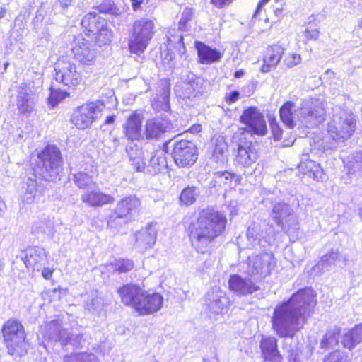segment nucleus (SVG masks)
Returning a JSON list of instances; mask_svg holds the SVG:
<instances>
[{"mask_svg":"<svg viewBox=\"0 0 362 362\" xmlns=\"http://www.w3.org/2000/svg\"><path fill=\"white\" fill-rule=\"evenodd\" d=\"M316 305L313 291H298L286 301L278 304L273 312L272 325L279 337L293 338L307 323Z\"/></svg>","mask_w":362,"mask_h":362,"instance_id":"1","label":"nucleus"},{"mask_svg":"<svg viewBox=\"0 0 362 362\" xmlns=\"http://www.w3.org/2000/svg\"><path fill=\"white\" fill-rule=\"evenodd\" d=\"M1 332L8 355L13 358H20L28 354L29 345L24 327L19 320L11 317L6 320Z\"/></svg>","mask_w":362,"mask_h":362,"instance_id":"3","label":"nucleus"},{"mask_svg":"<svg viewBox=\"0 0 362 362\" xmlns=\"http://www.w3.org/2000/svg\"><path fill=\"white\" fill-rule=\"evenodd\" d=\"M74 59L83 65H93L95 61L97 51L93 45L84 38H78L72 48Z\"/></svg>","mask_w":362,"mask_h":362,"instance_id":"18","label":"nucleus"},{"mask_svg":"<svg viewBox=\"0 0 362 362\" xmlns=\"http://www.w3.org/2000/svg\"><path fill=\"white\" fill-rule=\"evenodd\" d=\"M298 168L304 174L316 180L320 178L322 175V169L320 165L312 160H303V158H302Z\"/></svg>","mask_w":362,"mask_h":362,"instance_id":"43","label":"nucleus"},{"mask_svg":"<svg viewBox=\"0 0 362 362\" xmlns=\"http://www.w3.org/2000/svg\"><path fill=\"white\" fill-rule=\"evenodd\" d=\"M229 288L239 296H246L259 289V287L250 278L240 275H231L228 280Z\"/></svg>","mask_w":362,"mask_h":362,"instance_id":"22","label":"nucleus"},{"mask_svg":"<svg viewBox=\"0 0 362 362\" xmlns=\"http://www.w3.org/2000/svg\"><path fill=\"white\" fill-rule=\"evenodd\" d=\"M284 349L287 351V358L289 362H298L300 350L296 345L288 346L285 343Z\"/></svg>","mask_w":362,"mask_h":362,"instance_id":"58","label":"nucleus"},{"mask_svg":"<svg viewBox=\"0 0 362 362\" xmlns=\"http://www.w3.org/2000/svg\"><path fill=\"white\" fill-rule=\"evenodd\" d=\"M339 257V253L338 250H334L333 249L331 250L327 254L323 255L321 257L320 261L313 267V271L319 272H323L325 270L328 271L331 266L335 264Z\"/></svg>","mask_w":362,"mask_h":362,"instance_id":"42","label":"nucleus"},{"mask_svg":"<svg viewBox=\"0 0 362 362\" xmlns=\"http://www.w3.org/2000/svg\"><path fill=\"white\" fill-rule=\"evenodd\" d=\"M197 148L193 142L187 140L175 142L172 156L178 167L192 166L197 161Z\"/></svg>","mask_w":362,"mask_h":362,"instance_id":"12","label":"nucleus"},{"mask_svg":"<svg viewBox=\"0 0 362 362\" xmlns=\"http://www.w3.org/2000/svg\"><path fill=\"white\" fill-rule=\"evenodd\" d=\"M119 145V139L117 138H113L111 141L104 144L102 151L107 156H110L117 151Z\"/></svg>","mask_w":362,"mask_h":362,"instance_id":"59","label":"nucleus"},{"mask_svg":"<svg viewBox=\"0 0 362 362\" xmlns=\"http://www.w3.org/2000/svg\"><path fill=\"white\" fill-rule=\"evenodd\" d=\"M240 120L247 125L253 134L265 135L267 132L264 116L255 107H250L245 109L240 117Z\"/></svg>","mask_w":362,"mask_h":362,"instance_id":"16","label":"nucleus"},{"mask_svg":"<svg viewBox=\"0 0 362 362\" xmlns=\"http://www.w3.org/2000/svg\"><path fill=\"white\" fill-rule=\"evenodd\" d=\"M155 33V24L151 19L141 18L133 23L132 35L129 40L132 53L140 54L148 47Z\"/></svg>","mask_w":362,"mask_h":362,"instance_id":"6","label":"nucleus"},{"mask_svg":"<svg viewBox=\"0 0 362 362\" xmlns=\"http://www.w3.org/2000/svg\"><path fill=\"white\" fill-rule=\"evenodd\" d=\"M100 13H108L117 16L121 13L120 9L115 5L112 0H103L98 6Z\"/></svg>","mask_w":362,"mask_h":362,"instance_id":"50","label":"nucleus"},{"mask_svg":"<svg viewBox=\"0 0 362 362\" xmlns=\"http://www.w3.org/2000/svg\"><path fill=\"white\" fill-rule=\"evenodd\" d=\"M105 109V105L100 100L91 102L79 107L73 114L71 122L78 129L88 127Z\"/></svg>","mask_w":362,"mask_h":362,"instance_id":"10","label":"nucleus"},{"mask_svg":"<svg viewBox=\"0 0 362 362\" xmlns=\"http://www.w3.org/2000/svg\"><path fill=\"white\" fill-rule=\"evenodd\" d=\"M332 119L329 122L327 132L333 139L344 141L355 131L356 119L354 115L341 107L332 109Z\"/></svg>","mask_w":362,"mask_h":362,"instance_id":"5","label":"nucleus"},{"mask_svg":"<svg viewBox=\"0 0 362 362\" xmlns=\"http://www.w3.org/2000/svg\"><path fill=\"white\" fill-rule=\"evenodd\" d=\"M362 341V325L356 326L342 337L341 343L344 348L353 349L357 344Z\"/></svg>","mask_w":362,"mask_h":362,"instance_id":"39","label":"nucleus"},{"mask_svg":"<svg viewBox=\"0 0 362 362\" xmlns=\"http://www.w3.org/2000/svg\"><path fill=\"white\" fill-rule=\"evenodd\" d=\"M144 289L139 286L127 284L117 289L122 303L136 310Z\"/></svg>","mask_w":362,"mask_h":362,"instance_id":"23","label":"nucleus"},{"mask_svg":"<svg viewBox=\"0 0 362 362\" xmlns=\"http://www.w3.org/2000/svg\"><path fill=\"white\" fill-rule=\"evenodd\" d=\"M247 238L250 241L252 245H255L257 241V233L255 228L248 227L246 233Z\"/></svg>","mask_w":362,"mask_h":362,"instance_id":"63","label":"nucleus"},{"mask_svg":"<svg viewBox=\"0 0 362 362\" xmlns=\"http://www.w3.org/2000/svg\"><path fill=\"white\" fill-rule=\"evenodd\" d=\"M260 349L265 360L272 362H281L282 357L278 350L277 339L272 336H262Z\"/></svg>","mask_w":362,"mask_h":362,"instance_id":"24","label":"nucleus"},{"mask_svg":"<svg viewBox=\"0 0 362 362\" xmlns=\"http://www.w3.org/2000/svg\"><path fill=\"white\" fill-rule=\"evenodd\" d=\"M156 229L152 224H148L135 235V246L140 251H144L153 247L156 243Z\"/></svg>","mask_w":362,"mask_h":362,"instance_id":"25","label":"nucleus"},{"mask_svg":"<svg viewBox=\"0 0 362 362\" xmlns=\"http://www.w3.org/2000/svg\"><path fill=\"white\" fill-rule=\"evenodd\" d=\"M205 303L211 313L220 314L227 310L230 300L223 291L214 286L206 294Z\"/></svg>","mask_w":362,"mask_h":362,"instance_id":"19","label":"nucleus"},{"mask_svg":"<svg viewBox=\"0 0 362 362\" xmlns=\"http://www.w3.org/2000/svg\"><path fill=\"white\" fill-rule=\"evenodd\" d=\"M175 92L188 105L192 106L203 95L202 80L189 72L184 80L175 86Z\"/></svg>","mask_w":362,"mask_h":362,"instance_id":"9","label":"nucleus"},{"mask_svg":"<svg viewBox=\"0 0 362 362\" xmlns=\"http://www.w3.org/2000/svg\"><path fill=\"white\" fill-rule=\"evenodd\" d=\"M143 115L137 112H133L129 115L123 126L124 134L128 140V143H134L139 141L141 136V124Z\"/></svg>","mask_w":362,"mask_h":362,"instance_id":"21","label":"nucleus"},{"mask_svg":"<svg viewBox=\"0 0 362 362\" xmlns=\"http://www.w3.org/2000/svg\"><path fill=\"white\" fill-rule=\"evenodd\" d=\"M67 329H64L62 322L59 320H53L47 323L43 329L44 337L49 341L65 343L67 338Z\"/></svg>","mask_w":362,"mask_h":362,"instance_id":"27","label":"nucleus"},{"mask_svg":"<svg viewBox=\"0 0 362 362\" xmlns=\"http://www.w3.org/2000/svg\"><path fill=\"white\" fill-rule=\"evenodd\" d=\"M284 53V49L279 45H273L267 48L261 71L263 73H267L272 69H274L279 63Z\"/></svg>","mask_w":362,"mask_h":362,"instance_id":"30","label":"nucleus"},{"mask_svg":"<svg viewBox=\"0 0 362 362\" xmlns=\"http://www.w3.org/2000/svg\"><path fill=\"white\" fill-rule=\"evenodd\" d=\"M274 258L271 253L264 252L249 257L247 274L254 280H261L269 274L274 268Z\"/></svg>","mask_w":362,"mask_h":362,"instance_id":"14","label":"nucleus"},{"mask_svg":"<svg viewBox=\"0 0 362 362\" xmlns=\"http://www.w3.org/2000/svg\"><path fill=\"white\" fill-rule=\"evenodd\" d=\"M226 223V216L221 212L210 208L202 210L187 228L192 246L199 253L210 252L217 238L223 233Z\"/></svg>","mask_w":362,"mask_h":362,"instance_id":"2","label":"nucleus"},{"mask_svg":"<svg viewBox=\"0 0 362 362\" xmlns=\"http://www.w3.org/2000/svg\"><path fill=\"white\" fill-rule=\"evenodd\" d=\"M54 79L57 82L69 88L76 87L82 81V76L76 65L70 61H59L54 66Z\"/></svg>","mask_w":362,"mask_h":362,"instance_id":"13","label":"nucleus"},{"mask_svg":"<svg viewBox=\"0 0 362 362\" xmlns=\"http://www.w3.org/2000/svg\"><path fill=\"white\" fill-rule=\"evenodd\" d=\"M193 16L192 9L185 7L182 13L180 20L179 21V29L181 30H187V24L192 21Z\"/></svg>","mask_w":362,"mask_h":362,"instance_id":"56","label":"nucleus"},{"mask_svg":"<svg viewBox=\"0 0 362 362\" xmlns=\"http://www.w3.org/2000/svg\"><path fill=\"white\" fill-rule=\"evenodd\" d=\"M82 338V334H70V333L67 332V338H65L66 341L62 343L61 345L64 349H66V351H68L66 348L68 345H71L74 349H77L81 346Z\"/></svg>","mask_w":362,"mask_h":362,"instance_id":"53","label":"nucleus"},{"mask_svg":"<svg viewBox=\"0 0 362 362\" xmlns=\"http://www.w3.org/2000/svg\"><path fill=\"white\" fill-rule=\"evenodd\" d=\"M200 194L199 189L195 186H187L182 189L180 195L182 204L190 206L193 204Z\"/></svg>","mask_w":362,"mask_h":362,"instance_id":"45","label":"nucleus"},{"mask_svg":"<svg viewBox=\"0 0 362 362\" xmlns=\"http://www.w3.org/2000/svg\"><path fill=\"white\" fill-rule=\"evenodd\" d=\"M168 163L165 153L163 151H158L153 153L144 173L155 175L167 169Z\"/></svg>","mask_w":362,"mask_h":362,"instance_id":"31","label":"nucleus"},{"mask_svg":"<svg viewBox=\"0 0 362 362\" xmlns=\"http://www.w3.org/2000/svg\"><path fill=\"white\" fill-rule=\"evenodd\" d=\"M107 21L95 12L86 14L81 21L82 27L88 33L94 35L100 28L105 25Z\"/></svg>","mask_w":362,"mask_h":362,"instance_id":"33","label":"nucleus"},{"mask_svg":"<svg viewBox=\"0 0 362 362\" xmlns=\"http://www.w3.org/2000/svg\"><path fill=\"white\" fill-rule=\"evenodd\" d=\"M324 362H349L348 355L344 351L335 350L325 357Z\"/></svg>","mask_w":362,"mask_h":362,"instance_id":"52","label":"nucleus"},{"mask_svg":"<svg viewBox=\"0 0 362 362\" xmlns=\"http://www.w3.org/2000/svg\"><path fill=\"white\" fill-rule=\"evenodd\" d=\"M269 218L286 233H292L298 228L297 216L291 206L286 202H272Z\"/></svg>","mask_w":362,"mask_h":362,"instance_id":"7","label":"nucleus"},{"mask_svg":"<svg viewBox=\"0 0 362 362\" xmlns=\"http://www.w3.org/2000/svg\"><path fill=\"white\" fill-rule=\"evenodd\" d=\"M235 177V175L228 171H218L214 173V178L219 184L228 185Z\"/></svg>","mask_w":362,"mask_h":362,"instance_id":"55","label":"nucleus"},{"mask_svg":"<svg viewBox=\"0 0 362 362\" xmlns=\"http://www.w3.org/2000/svg\"><path fill=\"white\" fill-rule=\"evenodd\" d=\"M301 62V57L299 54H292L290 59H287V66L289 67L294 66Z\"/></svg>","mask_w":362,"mask_h":362,"instance_id":"64","label":"nucleus"},{"mask_svg":"<svg viewBox=\"0 0 362 362\" xmlns=\"http://www.w3.org/2000/svg\"><path fill=\"white\" fill-rule=\"evenodd\" d=\"M15 103L21 115L28 117L35 110L37 99L26 83H22L17 86Z\"/></svg>","mask_w":362,"mask_h":362,"instance_id":"15","label":"nucleus"},{"mask_svg":"<svg viewBox=\"0 0 362 362\" xmlns=\"http://www.w3.org/2000/svg\"><path fill=\"white\" fill-rule=\"evenodd\" d=\"M23 191L21 194V199L25 204H31L34 202L37 193V182L35 180L28 178L25 185L23 187Z\"/></svg>","mask_w":362,"mask_h":362,"instance_id":"44","label":"nucleus"},{"mask_svg":"<svg viewBox=\"0 0 362 362\" xmlns=\"http://www.w3.org/2000/svg\"><path fill=\"white\" fill-rule=\"evenodd\" d=\"M134 267L132 260L129 259H119L116 260L115 264V269L120 273H126L131 271Z\"/></svg>","mask_w":362,"mask_h":362,"instance_id":"54","label":"nucleus"},{"mask_svg":"<svg viewBox=\"0 0 362 362\" xmlns=\"http://www.w3.org/2000/svg\"><path fill=\"white\" fill-rule=\"evenodd\" d=\"M55 233L54 221L49 218L35 221L32 227V233L42 240L51 239Z\"/></svg>","mask_w":362,"mask_h":362,"instance_id":"32","label":"nucleus"},{"mask_svg":"<svg viewBox=\"0 0 362 362\" xmlns=\"http://www.w3.org/2000/svg\"><path fill=\"white\" fill-rule=\"evenodd\" d=\"M305 33L309 40H317L319 37V30L313 25H310L305 29Z\"/></svg>","mask_w":362,"mask_h":362,"instance_id":"61","label":"nucleus"},{"mask_svg":"<svg viewBox=\"0 0 362 362\" xmlns=\"http://www.w3.org/2000/svg\"><path fill=\"white\" fill-rule=\"evenodd\" d=\"M172 127L173 124L166 116L150 118L146 121L144 135L147 140H157L164 133L169 132Z\"/></svg>","mask_w":362,"mask_h":362,"instance_id":"17","label":"nucleus"},{"mask_svg":"<svg viewBox=\"0 0 362 362\" xmlns=\"http://www.w3.org/2000/svg\"><path fill=\"white\" fill-rule=\"evenodd\" d=\"M346 167L350 178L357 180L362 177V151L355 152L349 156Z\"/></svg>","mask_w":362,"mask_h":362,"instance_id":"34","label":"nucleus"},{"mask_svg":"<svg viewBox=\"0 0 362 362\" xmlns=\"http://www.w3.org/2000/svg\"><path fill=\"white\" fill-rule=\"evenodd\" d=\"M81 200L83 203L91 207H100L105 204L113 203V197L105 194L96 189H88L81 195Z\"/></svg>","mask_w":362,"mask_h":362,"instance_id":"26","label":"nucleus"},{"mask_svg":"<svg viewBox=\"0 0 362 362\" xmlns=\"http://www.w3.org/2000/svg\"><path fill=\"white\" fill-rule=\"evenodd\" d=\"M298 109L296 108L292 101L286 102L280 108L279 114L281 121L288 128H293L296 126L295 117H297Z\"/></svg>","mask_w":362,"mask_h":362,"instance_id":"35","label":"nucleus"},{"mask_svg":"<svg viewBox=\"0 0 362 362\" xmlns=\"http://www.w3.org/2000/svg\"><path fill=\"white\" fill-rule=\"evenodd\" d=\"M74 182L81 189H92L95 185L93 177L86 173L79 172L74 175Z\"/></svg>","mask_w":362,"mask_h":362,"instance_id":"49","label":"nucleus"},{"mask_svg":"<svg viewBox=\"0 0 362 362\" xmlns=\"http://www.w3.org/2000/svg\"><path fill=\"white\" fill-rule=\"evenodd\" d=\"M103 304V299L100 297L95 296L87 301L86 308L93 313L98 312L102 309Z\"/></svg>","mask_w":362,"mask_h":362,"instance_id":"57","label":"nucleus"},{"mask_svg":"<svg viewBox=\"0 0 362 362\" xmlns=\"http://www.w3.org/2000/svg\"><path fill=\"white\" fill-rule=\"evenodd\" d=\"M130 165L137 172H144L146 168L145 155L143 149L135 143H128L126 146Z\"/></svg>","mask_w":362,"mask_h":362,"instance_id":"28","label":"nucleus"},{"mask_svg":"<svg viewBox=\"0 0 362 362\" xmlns=\"http://www.w3.org/2000/svg\"><path fill=\"white\" fill-rule=\"evenodd\" d=\"M325 109L319 99L310 98L303 100L298 108L297 118L307 127H314L325 119Z\"/></svg>","mask_w":362,"mask_h":362,"instance_id":"8","label":"nucleus"},{"mask_svg":"<svg viewBox=\"0 0 362 362\" xmlns=\"http://www.w3.org/2000/svg\"><path fill=\"white\" fill-rule=\"evenodd\" d=\"M257 158V153L248 146H238L236 161L246 167L250 166Z\"/></svg>","mask_w":362,"mask_h":362,"instance_id":"40","label":"nucleus"},{"mask_svg":"<svg viewBox=\"0 0 362 362\" xmlns=\"http://www.w3.org/2000/svg\"><path fill=\"white\" fill-rule=\"evenodd\" d=\"M47 259L46 252L42 248H34L29 250L25 264L28 267H31L33 269L39 271L41 266L44 264Z\"/></svg>","mask_w":362,"mask_h":362,"instance_id":"36","label":"nucleus"},{"mask_svg":"<svg viewBox=\"0 0 362 362\" xmlns=\"http://www.w3.org/2000/svg\"><path fill=\"white\" fill-rule=\"evenodd\" d=\"M269 125L274 136V140L279 141L281 139L282 130L277 124L275 119H271L269 120Z\"/></svg>","mask_w":362,"mask_h":362,"instance_id":"60","label":"nucleus"},{"mask_svg":"<svg viewBox=\"0 0 362 362\" xmlns=\"http://www.w3.org/2000/svg\"><path fill=\"white\" fill-rule=\"evenodd\" d=\"M163 298L158 293L144 291L140 298L136 311L140 315H148L158 311L163 306Z\"/></svg>","mask_w":362,"mask_h":362,"instance_id":"20","label":"nucleus"},{"mask_svg":"<svg viewBox=\"0 0 362 362\" xmlns=\"http://www.w3.org/2000/svg\"><path fill=\"white\" fill-rule=\"evenodd\" d=\"M195 47L197 51L199 62L202 64H210L219 62L223 53L219 50L212 48L202 42H196Z\"/></svg>","mask_w":362,"mask_h":362,"instance_id":"29","label":"nucleus"},{"mask_svg":"<svg viewBox=\"0 0 362 362\" xmlns=\"http://www.w3.org/2000/svg\"><path fill=\"white\" fill-rule=\"evenodd\" d=\"M339 329L337 327L328 330L320 341V348L328 349L335 347L339 343Z\"/></svg>","mask_w":362,"mask_h":362,"instance_id":"46","label":"nucleus"},{"mask_svg":"<svg viewBox=\"0 0 362 362\" xmlns=\"http://www.w3.org/2000/svg\"><path fill=\"white\" fill-rule=\"evenodd\" d=\"M362 341V325L356 326L342 337L341 343L344 348L353 349L357 344Z\"/></svg>","mask_w":362,"mask_h":362,"instance_id":"37","label":"nucleus"},{"mask_svg":"<svg viewBox=\"0 0 362 362\" xmlns=\"http://www.w3.org/2000/svg\"><path fill=\"white\" fill-rule=\"evenodd\" d=\"M170 94V88L165 87L160 97H154L152 99V106L154 109H160L168 110L169 108L168 98Z\"/></svg>","mask_w":362,"mask_h":362,"instance_id":"48","label":"nucleus"},{"mask_svg":"<svg viewBox=\"0 0 362 362\" xmlns=\"http://www.w3.org/2000/svg\"><path fill=\"white\" fill-rule=\"evenodd\" d=\"M63 158L61 151L54 145H47L37 153L35 173L43 180L55 182L62 172Z\"/></svg>","mask_w":362,"mask_h":362,"instance_id":"4","label":"nucleus"},{"mask_svg":"<svg viewBox=\"0 0 362 362\" xmlns=\"http://www.w3.org/2000/svg\"><path fill=\"white\" fill-rule=\"evenodd\" d=\"M67 93L58 88H54L53 86L50 88V95L48 98L49 103L52 107L56 106L61 100L64 99Z\"/></svg>","mask_w":362,"mask_h":362,"instance_id":"51","label":"nucleus"},{"mask_svg":"<svg viewBox=\"0 0 362 362\" xmlns=\"http://www.w3.org/2000/svg\"><path fill=\"white\" fill-rule=\"evenodd\" d=\"M93 35L95 41L100 46L107 45L111 42L113 35L112 30L109 28L107 21L103 28H100Z\"/></svg>","mask_w":362,"mask_h":362,"instance_id":"47","label":"nucleus"},{"mask_svg":"<svg viewBox=\"0 0 362 362\" xmlns=\"http://www.w3.org/2000/svg\"><path fill=\"white\" fill-rule=\"evenodd\" d=\"M139 206L140 201L136 197L129 196L122 199L110 216L107 226L112 228H117L126 223L125 218L128 216L132 215Z\"/></svg>","mask_w":362,"mask_h":362,"instance_id":"11","label":"nucleus"},{"mask_svg":"<svg viewBox=\"0 0 362 362\" xmlns=\"http://www.w3.org/2000/svg\"><path fill=\"white\" fill-rule=\"evenodd\" d=\"M228 145L223 138L216 139L213 154L211 158V161L217 164L218 166L223 165L227 159Z\"/></svg>","mask_w":362,"mask_h":362,"instance_id":"41","label":"nucleus"},{"mask_svg":"<svg viewBox=\"0 0 362 362\" xmlns=\"http://www.w3.org/2000/svg\"><path fill=\"white\" fill-rule=\"evenodd\" d=\"M362 341V325L356 326L342 337L341 343L344 348L353 349L357 344Z\"/></svg>","mask_w":362,"mask_h":362,"instance_id":"38","label":"nucleus"},{"mask_svg":"<svg viewBox=\"0 0 362 362\" xmlns=\"http://www.w3.org/2000/svg\"><path fill=\"white\" fill-rule=\"evenodd\" d=\"M57 8L61 9L64 11L66 9L74 6L73 0H57L54 4Z\"/></svg>","mask_w":362,"mask_h":362,"instance_id":"62","label":"nucleus"}]
</instances>
